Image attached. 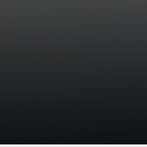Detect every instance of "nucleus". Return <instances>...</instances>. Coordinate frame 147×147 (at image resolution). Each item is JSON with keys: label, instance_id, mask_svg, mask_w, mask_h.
Returning <instances> with one entry per match:
<instances>
[{"label": "nucleus", "instance_id": "3", "mask_svg": "<svg viewBox=\"0 0 147 147\" xmlns=\"http://www.w3.org/2000/svg\"><path fill=\"white\" fill-rule=\"evenodd\" d=\"M145 134H146V132H145Z\"/></svg>", "mask_w": 147, "mask_h": 147}, {"label": "nucleus", "instance_id": "2", "mask_svg": "<svg viewBox=\"0 0 147 147\" xmlns=\"http://www.w3.org/2000/svg\"><path fill=\"white\" fill-rule=\"evenodd\" d=\"M127 134V135H130V134H131L130 131H127V134Z\"/></svg>", "mask_w": 147, "mask_h": 147}, {"label": "nucleus", "instance_id": "1", "mask_svg": "<svg viewBox=\"0 0 147 147\" xmlns=\"http://www.w3.org/2000/svg\"><path fill=\"white\" fill-rule=\"evenodd\" d=\"M136 134L137 135H142L143 134H142V131H136Z\"/></svg>", "mask_w": 147, "mask_h": 147}]
</instances>
